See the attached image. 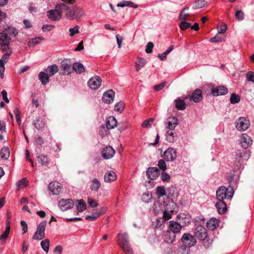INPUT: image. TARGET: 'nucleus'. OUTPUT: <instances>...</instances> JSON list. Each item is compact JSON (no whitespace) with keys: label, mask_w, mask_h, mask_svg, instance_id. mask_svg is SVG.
Instances as JSON below:
<instances>
[{"label":"nucleus","mask_w":254,"mask_h":254,"mask_svg":"<svg viewBox=\"0 0 254 254\" xmlns=\"http://www.w3.org/2000/svg\"><path fill=\"white\" fill-rule=\"evenodd\" d=\"M190 23L187 22L185 21H183L180 25V28L183 30H185L187 28H190Z\"/></svg>","instance_id":"61"},{"label":"nucleus","mask_w":254,"mask_h":254,"mask_svg":"<svg viewBox=\"0 0 254 254\" xmlns=\"http://www.w3.org/2000/svg\"><path fill=\"white\" fill-rule=\"evenodd\" d=\"M72 69H73L77 73H81L85 71L83 65L80 63L77 62L73 64Z\"/></svg>","instance_id":"34"},{"label":"nucleus","mask_w":254,"mask_h":254,"mask_svg":"<svg viewBox=\"0 0 254 254\" xmlns=\"http://www.w3.org/2000/svg\"><path fill=\"white\" fill-rule=\"evenodd\" d=\"M49 189L53 194H58L62 191V188L60 183L58 182H52L49 185Z\"/></svg>","instance_id":"15"},{"label":"nucleus","mask_w":254,"mask_h":254,"mask_svg":"<svg viewBox=\"0 0 254 254\" xmlns=\"http://www.w3.org/2000/svg\"><path fill=\"white\" fill-rule=\"evenodd\" d=\"M71 63L68 60H64L61 63V68L64 74H69L71 72Z\"/></svg>","instance_id":"20"},{"label":"nucleus","mask_w":254,"mask_h":254,"mask_svg":"<svg viewBox=\"0 0 254 254\" xmlns=\"http://www.w3.org/2000/svg\"><path fill=\"white\" fill-rule=\"evenodd\" d=\"M115 153V150L112 146H109L104 148L102 151V156L105 159L112 158Z\"/></svg>","instance_id":"13"},{"label":"nucleus","mask_w":254,"mask_h":254,"mask_svg":"<svg viewBox=\"0 0 254 254\" xmlns=\"http://www.w3.org/2000/svg\"><path fill=\"white\" fill-rule=\"evenodd\" d=\"M152 198V195L149 192H145L142 195L141 199L145 203H148Z\"/></svg>","instance_id":"50"},{"label":"nucleus","mask_w":254,"mask_h":254,"mask_svg":"<svg viewBox=\"0 0 254 254\" xmlns=\"http://www.w3.org/2000/svg\"><path fill=\"white\" fill-rule=\"evenodd\" d=\"M182 242L186 247H191L195 245V240L190 234H184L182 238Z\"/></svg>","instance_id":"11"},{"label":"nucleus","mask_w":254,"mask_h":254,"mask_svg":"<svg viewBox=\"0 0 254 254\" xmlns=\"http://www.w3.org/2000/svg\"><path fill=\"white\" fill-rule=\"evenodd\" d=\"M38 161L42 165H47L49 163V160L46 156L44 155H40L37 157Z\"/></svg>","instance_id":"46"},{"label":"nucleus","mask_w":254,"mask_h":254,"mask_svg":"<svg viewBox=\"0 0 254 254\" xmlns=\"http://www.w3.org/2000/svg\"><path fill=\"white\" fill-rule=\"evenodd\" d=\"M166 195L168 196L175 197L177 196V190L175 187L171 186L168 188L166 190Z\"/></svg>","instance_id":"39"},{"label":"nucleus","mask_w":254,"mask_h":254,"mask_svg":"<svg viewBox=\"0 0 254 254\" xmlns=\"http://www.w3.org/2000/svg\"><path fill=\"white\" fill-rule=\"evenodd\" d=\"M182 226L178 222L174 221L169 222V228L171 232L174 233H179L182 229Z\"/></svg>","instance_id":"21"},{"label":"nucleus","mask_w":254,"mask_h":254,"mask_svg":"<svg viewBox=\"0 0 254 254\" xmlns=\"http://www.w3.org/2000/svg\"><path fill=\"white\" fill-rule=\"evenodd\" d=\"M66 8H63V11L65 12L66 17L68 19H73L75 17V9L69 7L66 5Z\"/></svg>","instance_id":"32"},{"label":"nucleus","mask_w":254,"mask_h":254,"mask_svg":"<svg viewBox=\"0 0 254 254\" xmlns=\"http://www.w3.org/2000/svg\"><path fill=\"white\" fill-rule=\"evenodd\" d=\"M121 248L126 254H133V251L131 248L130 244H128L126 246H123Z\"/></svg>","instance_id":"54"},{"label":"nucleus","mask_w":254,"mask_h":254,"mask_svg":"<svg viewBox=\"0 0 254 254\" xmlns=\"http://www.w3.org/2000/svg\"><path fill=\"white\" fill-rule=\"evenodd\" d=\"M194 233L195 236L200 241L205 240L207 236V230L201 225L196 227Z\"/></svg>","instance_id":"9"},{"label":"nucleus","mask_w":254,"mask_h":254,"mask_svg":"<svg viewBox=\"0 0 254 254\" xmlns=\"http://www.w3.org/2000/svg\"><path fill=\"white\" fill-rule=\"evenodd\" d=\"M166 85V82H163L159 84L156 85L154 86V89L156 91H158L161 89H162Z\"/></svg>","instance_id":"63"},{"label":"nucleus","mask_w":254,"mask_h":254,"mask_svg":"<svg viewBox=\"0 0 254 254\" xmlns=\"http://www.w3.org/2000/svg\"><path fill=\"white\" fill-rule=\"evenodd\" d=\"M79 27L78 25H76L74 26L73 28H71L69 29V31L70 32L69 33V36L72 37L75 34L78 33L79 32Z\"/></svg>","instance_id":"56"},{"label":"nucleus","mask_w":254,"mask_h":254,"mask_svg":"<svg viewBox=\"0 0 254 254\" xmlns=\"http://www.w3.org/2000/svg\"><path fill=\"white\" fill-rule=\"evenodd\" d=\"M161 180L163 182H167L170 179V176L166 172H163L161 174Z\"/></svg>","instance_id":"62"},{"label":"nucleus","mask_w":254,"mask_h":254,"mask_svg":"<svg viewBox=\"0 0 254 254\" xmlns=\"http://www.w3.org/2000/svg\"><path fill=\"white\" fill-rule=\"evenodd\" d=\"M250 125L249 121L244 117H240L236 121V127L239 131L246 130L249 127Z\"/></svg>","instance_id":"7"},{"label":"nucleus","mask_w":254,"mask_h":254,"mask_svg":"<svg viewBox=\"0 0 254 254\" xmlns=\"http://www.w3.org/2000/svg\"><path fill=\"white\" fill-rule=\"evenodd\" d=\"M246 78L248 81L254 82V72L249 71L246 74Z\"/></svg>","instance_id":"60"},{"label":"nucleus","mask_w":254,"mask_h":254,"mask_svg":"<svg viewBox=\"0 0 254 254\" xmlns=\"http://www.w3.org/2000/svg\"><path fill=\"white\" fill-rule=\"evenodd\" d=\"M146 60L143 58H138L135 63V70L136 71H139L146 64Z\"/></svg>","instance_id":"30"},{"label":"nucleus","mask_w":254,"mask_h":254,"mask_svg":"<svg viewBox=\"0 0 254 254\" xmlns=\"http://www.w3.org/2000/svg\"><path fill=\"white\" fill-rule=\"evenodd\" d=\"M101 78L98 76L90 78L88 82V85L92 90L97 89L101 84Z\"/></svg>","instance_id":"10"},{"label":"nucleus","mask_w":254,"mask_h":254,"mask_svg":"<svg viewBox=\"0 0 254 254\" xmlns=\"http://www.w3.org/2000/svg\"><path fill=\"white\" fill-rule=\"evenodd\" d=\"M11 41L10 36L4 32L0 33V50L2 51H7L10 49L9 45Z\"/></svg>","instance_id":"5"},{"label":"nucleus","mask_w":254,"mask_h":254,"mask_svg":"<svg viewBox=\"0 0 254 254\" xmlns=\"http://www.w3.org/2000/svg\"><path fill=\"white\" fill-rule=\"evenodd\" d=\"M115 96V92L112 89L109 90L105 92L102 96V100L104 102L110 104L114 101Z\"/></svg>","instance_id":"17"},{"label":"nucleus","mask_w":254,"mask_h":254,"mask_svg":"<svg viewBox=\"0 0 254 254\" xmlns=\"http://www.w3.org/2000/svg\"><path fill=\"white\" fill-rule=\"evenodd\" d=\"M163 157L167 161L173 162L177 158V151L173 148L169 147L164 151Z\"/></svg>","instance_id":"8"},{"label":"nucleus","mask_w":254,"mask_h":254,"mask_svg":"<svg viewBox=\"0 0 254 254\" xmlns=\"http://www.w3.org/2000/svg\"><path fill=\"white\" fill-rule=\"evenodd\" d=\"M154 119L153 118H149L144 121L141 125L143 128H150L152 126V123L154 121Z\"/></svg>","instance_id":"47"},{"label":"nucleus","mask_w":254,"mask_h":254,"mask_svg":"<svg viewBox=\"0 0 254 254\" xmlns=\"http://www.w3.org/2000/svg\"><path fill=\"white\" fill-rule=\"evenodd\" d=\"M99 217V214H98L97 213V212L96 211L95 213H93L91 215H87L85 217V219L87 220H89V221H94L95 220H96Z\"/></svg>","instance_id":"57"},{"label":"nucleus","mask_w":254,"mask_h":254,"mask_svg":"<svg viewBox=\"0 0 254 254\" xmlns=\"http://www.w3.org/2000/svg\"><path fill=\"white\" fill-rule=\"evenodd\" d=\"M158 166L160 169L164 171L166 170V165L165 161L163 159H161L158 161Z\"/></svg>","instance_id":"59"},{"label":"nucleus","mask_w":254,"mask_h":254,"mask_svg":"<svg viewBox=\"0 0 254 254\" xmlns=\"http://www.w3.org/2000/svg\"><path fill=\"white\" fill-rule=\"evenodd\" d=\"M166 140L169 142H174L177 139V135L174 130H167L166 133Z\"/></svg>","instance_id":"28"},{"label":"nucleus","mask_w":254,"mask_h":254,"mask_svg":"<svg viewBox=\"0 0 254 254\" xmlns=\"http://www.w3.org/2000/svg\"><path fill=\"white\" fill-rule=\"evenodd\" d=\"M40 244L43 250L47 253L49 250L50 240L48 239H46L42 241Z\"/></svg>","instance_id":"43"},{"label":"nucleus","mask_w":254,"mask_h":254,"mask_svg":"<svg viewBox=\"0 0 254 254\" xmlns=\"http://www.w3.org/2000/svg\"><path fill=\"white\" fill-rule=\"evenodd\" d=\"M176 208V204L174 203L173 201H169L168 202H165L164 205V210L166 211V212H172V213H177Z\"/></svg>","instance_id":"26"},{"label":"nucleus","mask_w":254,"mask_h":254,"mask_svg":"<svg viewBox=\"0 0 254 254\" xmlns=\"http://www.w3.org/2000/svg\"><path fill=\"white\" fill-rule=\"evenodd\" d=\"M216 207L219 214H224L226 212L227 206L223 200H218L215 204Z\"/></svg>","instance_id":"23"},{"label":"nucleus","mask_w":254,"mask_h":254,"mask_svg":"<svg viewBox=\"0 0 254 254\" xmlns=\"http://www.w3.org/2000/svg\"><path fill=\"white\" fill-rule=\"evenodd\" d=\"M85 14L83 9L77 7L75 9V17L76 19H79Z\"/></svg>","instance_id":"48"},{"label":"nucleus","mask_w":254,"mask_h":254,"mask_svg":"<svg viewBox=\"0 0 254 254\" xmlns=\"http://www.w3.org/2000/svg\"><path fill=\"white\" fill-rule=\"evenodd\" d=\"M44 40L43 37H38L35 38H33L29 41L28 45L30 46H34L37 44H39L41 41Z\"/></svg>","instance_id":"44"},{"label":"nucleus","mask_w":254,"mask_h":254,"mask_svg":"<svg viewBox=\"0 0 254 254\" xmlns=\"http://www.w3.org/2000/svg\"><path fill=\"white\" fill-rule=\"evenodd\" d=\"M249 158V154L246 151H238L236 152V156L233 163L234 168L235 170L243 169L244 163Z\"/></svg>","instance_id":"1"},{"label":"nucleus","mask_w":254,"mask_h":254,"mask_svg":"<svg viewBox=\"0 0 254 254\" xmlns=\"http://www.w3.org/2000/svg\"><path fill=\"white\" fill-rule=\"evenodd\" d=\"M240 143L242 148L247 149L252 144V140L247 134H243L241 136Z\"/></svg>","instance_id":"14"},{"label":"nucleus","mask_w":254,"mask_h":254,"mask_svg":"<svg viewBox=\"0 0 254 254\" xmlns=\"http://www.w3.org/2000/svg\"><path fill=\"white\" fill-rule=\"evenodd\" d=\"M117 126V121L113 116L109 117L106 120V127L108 129H111Z\"/></svg>","instance_id":"25"},{"label":"nucleus","mask_w":254,"mask_h":254,"mask_svg":"<svg viewBox=\"0 0 254 254\" xmlns=\"http://www.w3.org/2000/svg\"><path fill=\"white\" fill-rule=\"evenodd\" d=\"M63 8H66V5L60 3L56 5L55 9H51L47 12V15L51 20L58 21L62 17V12Z\"/></svg>","instance_id":"4"},{"label":"nucleus","mask_w":254,"mask_h":254,"mask_svg":"<svg viewBox=\"0 0 254 254\" xmlns=\"http://www.w3.org/2000/svg\"><path fill=\"white\" fill-rule=\"evenodd\" d=\"M33 125L37 129H41L44 127L45 123L42 120L38 119L36 122L33 123Z\"/></svg>","instance_id":"51"},{"label":"nucleus","mask_w":254,"mask_h":254,"mask_svg":"<svg viewBox=\"0 0 254 254\" xmlns=\"http://www.w3.org/2000/svg\"><path fill=\"white\" fill-rule=\"evenodd\" d=\"M176 107L178 110H184L186 109V103L184 100L178 98L175 101Z\"/></svg>","instance_id":"36"},{"label":"nucleus","mask_w":254,"mask_h":254,"mask_svg":"<svg viewBox=\"0 0 254 254\" xmlns=\"http://www.w3.org/2000/svg\"><path fill=\"white\" fill-rule=\"evenodd\" d=\"M211 92L214 96H218L226 94L228 93V89L224 86H219L214 88Z\"/></svg>","instance_id":"18"},{"label":"nucleus","mask_w":254,"mask_h":254,"mask_svg":"<svg viewBox=\"0 0 254 254\" xmlns=\"http://www.w3.org/2000/svg\"><path fill=\"white\" fill-rule=\"evenodd\" d=\"M10 228L9 225H7L6 227L4 232L0 237V240L1 241H5L6 240L8 235L9 233Z\"/></svg>","instance_id":"49"},{"label":"nucleus","mask_w":254,"mask_h":254,"mask_svg":"<svg viewBox=\"0 0 254 254\" xmlns=\"http://www.w3.org/2000/svg\"><path fill=\"white\" fill-rule=\"evenodd\" d=\"M156 194L159 197L166 195V190L164 187L158 186L156 188Z\"/></svg>","instance_id":"45"},{"label":"nucleus","mask_w":254,"mask_h":254,"mask_svg":"<svg viewBox=\"0 0 254 254\" xmlns=\"http://www.w3.org/2000/svg\"><path fill=\"white\" fill-rule=\"evenodd\" d=\"M10 155V151L9 148L7 147H4L1 149L0 156L1 158L4 160H7Z\"/></svg>","instance_id":"41"},{"label":"nucleus","mask_w":254,"mask_h":254,"mask_svg":"<svg viewBox=\"0 0 254 254\" xmlns=\"http://www.w3.org/2000/svg\"><path fill=\"white\" fill-rule=\"evenodd\" d=\"M178 125V120L175 117L168 118L165 124L167 130H174Z\"/></svg>","instance_id":"16"},{"label":"nucleus","mask_w":254,"mask_h":254,"mask_svg":"<svg viewBox=\"0 0 254 254\" xmlns=\"http://www.w3.org/2000/svg\"><path fill=\"white\" fill-rule=\"evenodd\" d=\"M117 179L116 173L112 171L106 172L104 175V181L105 182L110 183L115 181Z\"/></svg>","instance_id":"27"},{"label":"nucleus","mask_w":254,"mask_h":254,"mask_svg":"<svg viewBox=\"0 0 254 254\" xmlns=\"http://www.w3.org/2000/svg\"><path fill=\"white\" fill-rule=\"evenodd\" d=\"M230 100L232 104L238 103L240 101V97L238 95L233 93L231 94Z\"/></svg>","instance_id":"53"},{"label":"nucleus","mask_w":254,"mask_h":254,"mask_svg":"<svg viewBox=\"0 0 254 254\" xmlns=\"http://www.w3.org/2000/svg\"><path fill=\"white\" fill-rule=\"evenodd\" d=\"M26 180L25 178H23L22 179H21L20 181L17 183V186L19 189L22 188L26 186Z\"/></svg>","instance_id":"64"},{"label":"nucleus","mask_w":254,"mask_h":254,"mask_svg":"<svg viewBox=\"0 0 254 254\" xmlns=\"http://www.w3.org/2000/svg\"><path fill=\"white\" fill-rule=\"evenodd\" d=\"M47 72L50 76L55 74L59 71V67L56 64H53L48 66L47 68Z\"/></svg>","instance_id":"35"},{"label":"nucleus","mask_w":254,"mask_h":254,"mask_svg":"<svg viewBox=\"0 0 254 254\" xmlns=\"http://www.w3.org/2000/svg\"><path fill=\"white\" fill-rule=\"evenodd\" d=\"M49 75L48 73H46L44 71H41L39 73L38 77L39 79L41 81L42 84L46 85L49 81Z\"/></svg>","instance_id":"33"},{"label":"nucleus","mask_w":254,"mask_h":254,"mask_svg":"<svg viewBox=\"0 0 254 254\" xmlns=\"http://www.w3.org/2000/svg\"><path fill=\"white\" fill-rule=\"evenodd\" d=\"M74 205V203L72 199H61L59 201V206L62 211L67 210L72 208Z\"/></svg>","instance_id":"12"},{"label":"nucleus","mask_w":254,"mask_h":254,"mask_svg":"<svg viewBox=\"0 0 254 254\" xmlns=\"http://www.w3.org/2000/svg\"><path fill=\"white\" fill-rule=\"evenodd\" d=\"M4 30L11 36L16 37L18 32L17 30L12 26H7L4 28Z\"/></svg>","instance_id":"42"},{"label":"nucleus","mask_w":254,"mask_h":254,"mask_svg":"<svg viewBox=\"0 0 254 254\" xmlns=\"http://www.w3.org/2000/svg\"><path fill=\"white\" fill-rule=\"evenodd\" d=\"M76 202V208L79 212H83L84 210L86 209V203L82 199L77 200Z\"/></svg>","instance_id":"40"},{"label":"nucleus","mask_w":254,"mask_h":254,"mask_svg":"<svg viewBox=\"0 0 254 254\" xmlns=\"http://www.w3.org/2000/svg\"><path fill=\"white\" fill-rule=\"evenodd\" d=\"M5 52L6 53L2 56L1 59H0L4 63L7 62L9 57L12 53V50L10 48L9 50H7V51Z\"/></svg>","instance_id":"55"},{"label":"nucleus","mask_w":254,"mask_h":254,"mask_svg":"<svg viewBox=\"0 0 254 254\" xmlns=\"http://www.w3.org/2000/svg\"><path fill=\"white\" fill-rule=\"evenodd\" d=\"M47 222L45 220L41 221L38 225L37 230L33 236V239L34 240H40L45 237V231Z\"/></svg>","instance_id":"6"},{"label":"nucleus","mask_w":254,"mask_h":254,"mask_svg":"<svg viewBox=\"0 0 254 254\" xmlns=\"http://www.w3.org/2000/svg\"><path fill=\"white\" fill-rule=\"evenodd\" d=\"M101 187V183L97 179H94L91 181V189L94 191H98Z\"/></svg>","instance_id":"38"},{"label":"nucleus","mask_w":254,"mask_h":254,"mask_svg":"<svg viewBox=\"0 0 254 254\" xmlns=\"http://www.w3.org/2000/svg\"><path fill=\"white\" fill-rule=\"evenodd\" d=\"M124 108L125 105L122 102H118L115 105V111L118 112V113H121Z\"/></svg>","instance_id":"52"},{"label":"nucleus","mask_w":254,"mask_h":254,"mask_svg":"<svg viewBox=\"0 0 254 254\" xmlns=\"http://www.w3.org/2000/svg\"><path fill=\"white\" fill-rule=\"evenodd\" d=\"M118 240L119 245L121 247L126 246L129 244L128 242V238L127 233L119 234L118 235Z\"/></svg>","instance_id":"24"},{"label":"nucleus","mask_w":254,"mask_h":254,"mask_svg":"<svg viewBox=\"0 0 254 254\" xmlns=\"http://www.w3.org/2000/svg\"><path fill=\"white\" fill-rule=\"evenodd\" d=\"M176 213H172L170 212H166V211L164 210L163 212V219L165 221L168 220L172 218V215L175 214Z\"/></svg>","instance_id":"58"},{"label":"nucleus","mask_w":254,"mask_h":254,"mask_svg":"<svg viewBox=\"0 0 254 254\" xmlns=\"http://www.w3.org/2000/svg\"><path fill=\"white\" fill-rule=\"evenodd\" d=\"M249 158V154L246 151H238L236 152V156L233 163L234 168L235 170L243 169L244 163Z\"/></svg>","instance_id":"2"},{"label":"nucleus","mask_w":254,"mask_h":254,"mask_svg":"<svg viewBox=\"0 0 254 254\" xmlns=\"http://www.w3.org/2000/svg\"><path fill=\"white\" fill-rule=\"evenodd\" d=\"M234 191L232 187L226 188L221 186L216 190V198L217 200H224V199H231L234 194Z\"/></svg>","instance_id":"3"},{"label":"nucleus","mask_w":254,"mask_h":254,"mask_svg":"<svg viewBox=\"0 0 254 254\" xmlns=\"http://www.w3.org/2000/svg\"><path fill=\"white\" fill-rule=\"evenodd\" d=\"M219 220L215 218H212L210 219L206 223V226L208 229L213 230L218 225Z\"/></svg>","instance_id":"29"},{"label":"nucleus","mask_w":254,"mask_h":254,"mask_svg":"<svg viewBox=\"0 0 254 254\" xmlns=\"http://www.w3.org/2000/svg\"><path fill=\"white\" fill-rule=\"evenodd\" d=\"M118 7H124L125 6H129L133 8H137L138 5L130 1H123L118 3L117 5Z\"/></svg>","instance_id":"37"},{"label":"nucleus","mask_w":254,"mask_h":254,"mask_svg":"<svg viewBox=\"0 0 254 254\" xmlns=\"http://www.w3.org/2000/svg\"><path fill=\"white\" fill-rule=\"evenodd\" d=\"M175 235L170 231L166 232L164 235V241L167 243H172L175 240Z\"/></svg>","instance_id":"31"},{"label":"nucleus","mask_w":254,"mask_h":254,"mask_svg":"<svg viewBox=\"0 0 254 254\" xmlns=\"http://www.w3.org/2000/svg\"><path fill=\"white\" fill-rule=\"evenodd\" d=\"M158 169L155 167H149L146 171L147 177L152 180L156 179L158 177Z\"/></svg>","instance_id":"19"},{"label":"nucleus","mask_w":254,"mask_h":254,"mask_svg":"<svg viewBox=\"0 0 254 254\" xmlns=\"http://www.w3.org/2000/svg\"><path fill=\"white\" fill-rule=\"evenodd\" d=\"M202 98L201 91L199 89H195L190 97V99L195 103L199 102Z\"/></svg>","instance_id":"22"}]
</instances>
